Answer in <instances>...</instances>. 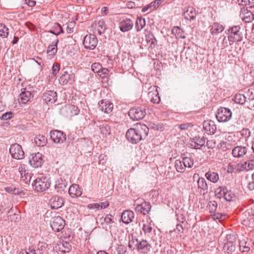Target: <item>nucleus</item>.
I'll return each instance as SVG.
<instances>
[{
	"mask_svg": "<svg viewBox=\"0 0 254 254\" xmlns=\"http://www.w3.org/2000/svg\"><path fill=\"white\" fill-rule=\"evenodd\" d=\"M157 86H154L153 89H155V92H153L152 91H149L148 92V96L150 98L151 101L155 104H158L160 102V97L159 96V93L157 91Z\"/></svg>",
	"mask_w": 254,
	"mask_h": 254,
	"instance_id": "7c9ffc66",
	"label": "nucleus"
},
{
	"mask_svg": "<svg viewBox=\"0 0 254 254\" xmlns=\"http://www.w3.org/2000/svg\"><path fill=\"white\" fill-rule=\"evenodd\" d=\"M88 208L90 209H100V206L99 203H92L89 204L88 205Z\"/></svg>",
	"mask_w": 254,
	"mask_h": 254,
	"instance_id": "0e129e2a",
	"label": "nucleus"
},
{
	"mask_svg": "<svg viewBox=\"0 0 254 254\" xmlns=\"http://www.w3.org/2000/svg\"><path fill=\"white\" fill-rule=\"evenodd\" d=\"M134 205H136L135 211L143 215L148 214L151 208L150 203L142 199H138L135 200Z\"/></svg>",
	"mask_w": 254,
	"mask_h": 254,
	"instance_id": "39448f33",
	"label": "nucleus"
},
{
	"mask_svg": "<svg viewBox=\"0 0 254 254\" xmlns=\"http://www.w3.org/2000/svg\"><path fill=\"white\" fill-rule=\"evenodd\" d=\"M9 152L14 159H21L24 158V152L21 145L17 143H14L10 146Z\"/></svg>",
	"mask_w": 254,
	"mask_h": 254,
	"instance_id": "9d476101",
	"label": "nucleus"
},
{
	"mask_svg": "<svg viewBox=\"0 0 254 254\" xmlns=\"http://www.w3.org/2000/svg\"><path fill=\"white\" fill-rule=\"evenodd\" d=\"M134 213L129 210L124 211L122 214L123 222L125 224H129L133 221L134 217Z\"/></svg>",
	"mask_w": 254,
	"mask_h": 254,
	"instance_id": "cd10ccee",
	"label": "nucleus"
},
{
	"mask_svg": "<svg viewBox=\"0 0 254 254\" xmlns=\"http://www.w3.org/2000/svg\"><path fill=\"white\" fill-rule=\"evenodd\" d=\"M218 147L223 151H225L231 149L232 146V144L230 142L222 141L218 144Z\"/></svg>",
	"mask_w": 254,
	"mask_h": 254,
	"instance_id": "ea45409f",
	"label": "nucleus"
},
{
	"mask_svg": "<svg viewBox=\"0 0 254 254\" xmlns=\"http://www.w3.org/2000/svg\"><path fill=\"white\" fill-rule=\"evenodd\" d=\"M233 100L237 104L243 105L246 102V97L243 94H237L234 97Z\"/></svg>",
	"mask_w": 254,
	"mask_h": 254,
	"instance_id": "4c0bfd02",
	"label": "nucleus"
},
{
	"mask_svg": "<svg viewBox=\"0 0 254 254\" xmlns=\"http://www.w3.org/2000/svg\"><path fill=\"white\" fill-rule=\"evenodd\" d=\"M216 143L214 140H208L206 142V146L209 148H213L215 147Z\"/></svg>",
	"mask_w": 254,
	"mask_h": 254,
	"instance_id": "052dcab7",
	"label": "nucleus"
},
{
	"mask_svg": "<svg viewBox=\"0 0 254 254\" xmlns=\"http://www.w3.org/2000/svg\"><path fill=\"white\" fill-rule=\"evenodd\" d=\"M19 172L21 176V180L27 184L30 181L31 176L30 174L26 172L22 167L19 168Z\"/></svg>",
	"mask_w": 254,
	"mask_h": 254,
	"instance_id": "f704fd0d",
	"label": "nucleus"
},
{
	"mask_svg": "<svg viewBox=\"0 0 254 254\" xmlns=\"http://www.w3.org/2000/svg\"><path fill=\"white\" fill-rule=\"evenodd\" d=\"M184 32L178 26H176V38H185Z\"/></svg>",
	"mask_w": 254,
	"mask_h": 254,
	"instance_id": "a18cd8bd",
	"label": "nucleus"
},
{
	"mask_svg": "<svg viewBox=\"0 0 254 254\" xmlns=\"http://www.w3.org/2000/svg\"><path fill=\"white\" fill-rule=\"evenodd\" d=\"M182 223H177L176 224V230H178L179 232L182 233L183 232V227L182 225Z\"/></svg>",
	"mask_w": 254,
	"mask_h": 254,
	"instance_id": "338daca9",
	"label": "nucleus"
},
{
	"mask_svg": "<svg viewBox=\"0 0 254 254\" xmlns=\"http://www.w3.org/2000/svg\"><path fill=\"white\" fill-rule=\"evenodd\" d=\"M67 185V182L65 180L59 178L55 182V190L58 193L62 194L64 192Z\"/></svg>",
	"mask_w": 254,
	"mask_h": 254,
	"instance_id": "4be33fe9",
	"label": "nucleus"
},
{
	"mask_svg": "<svg viewBox=\"0 0 254 254\" xmlns=\"http://www.w3.org/2000/svg\"><path fill=\"white\" fill-rule=\"evenodd\" d=\"M50 203L52 209H57L64 205V201L62 197L55 196L51 198Z\"/></svg>",
	"mask_w": 254,
	"mask_h": 254,
	"instance_id": "aec40b11",
	"label": "nucleus"
},
{
	"mask_svg": "<svg viewBox=\"0 0 254 254\" xmlns=\"http://www.w3.org/2000/svg\"><path fill=\"white\" fill-rule=\"evenodd\" d=\"M96 26L99 35H101L104 33L107 29L105 21L103 19L99 20L96 23Z\"/></svg>",
	"mask_w": 254,
	"mask_h": 254,
	"instance_id": "c9c22d12",
	"label": "nucleus"
},
{
	"mask_svg": "<svg viewBox=\"0 0 254 254\" xmlns=\"http://www.w3.org/2000/svg\"><path fill=\"white\" fill-rule=\"evenodd\" d=\"M29 162L34 168L41 166L43 162L42 154L37 153L31 154Z\"/></svg>",
	"mask_w": 254,
	"mask_h": 254,
	"instance_id": "2eb2a0df",
	"label": "nucleus"
},
{
	"mask_svg": "<svg viewBox=\"0 0 254 254\" xmlns=\"http://www.w3.org/2000/svg\"><path fill=\"white\" fill-rule=\"evenodd\" d=\"M59 42L58 39H56L47 48V53L49 59L53 58L57 52V45Z\"/></svg>",
	"mask_w": 254,
	"mask_h": 254,
	"instance_id": "a878e982",
	"label": "nucleus"
},
{
	"mask_svg": "<svg viewBox=\"0 0 254 254\" xmlns=\"http://www.w3.org/2000/svg\"><path fill=\"white\" fill-rule=\"evenodd\" d=\"M240 16L245 23L251 22L254 19V15L253 13L248 10L247 8L246 9L244 7L241 9Z\"/></svg>",
	"mask_w": 254,
	"mask_h": 254,
	"instance_id": "dca6fc26",
	"label": "nucleus"
},
{
	"mask_svg": "<svg viewBox=\"0 0 254 254\" xmlns=\"http://www.w3.org/2000/svg\"><path fill=\"white\" fill-rule=\"evenodd\" d=\"M157 44V41L152 33H148L145 35V40L144 41H142L141 45L140 46V48L143 49V46H147V45L149 44L148 47L149 51H151L156 46Z\"/></svg>",
	"mask_w": 254,
	"mask_h": 254,
	"instance_id": "f8f14e48",
	"label": "nucleus"
},
{
	"mask_svg": "<svg viewBox=\"0 0 254 254\" xmlns=\"http://www.w3.org/2000/svg\"><path fill=\"white\" fill-rule=\"evenodd\" d=\"M248 153V149L246 146L239 145L235 147L232 150V154L235 158H244Z\"/></svg>",
	"mask_w": 254,
	"mask_h": 254,
	"instance_id": "4468645a",
	"label": "nucleus"
},
{
	"mask_svg": "<svg viewBox=\"0 0 254 254\" xmlns=\"http://www.w3.org/2000/svg\"><path fill=\"white\" fill-rule=\"evenodd\" d=\"M50 136L52 140L56 143H63L66 138L65 133L59 130L51 131Z\"/></svg>",
	"mask_w": 254,
	"mask_h": 254,
	"instance_id": "ddd939ff",
	"label": "nucleus"
},
{
	"mask_svg": "<svg viewBox=\"0 0 254 254\" xmlns=\"http://www.w3.org/2000/svg\"><path fill=\"white\" fill-rule=\"evenodd\" d=\"M98 43V40L95 35L93 34L87 35L84 37L83 45L86 49L93 50Z\"/></svg>",
	"mask_w": 254,
	"mask_h": 254,
	"instance_id": "6e6552de",
	"label": "nucleus"
},
{
	"mask_svg": "<svg viewBox=\"0 0 254 254\" xmlns=\"http://www.w3.org/2000/svg\"><path fill=\"white\" fill-rule=\"evenodd\" d=\"M149 132V128L145 125H139L134 128H130L126 132L127 139L132 143H137L145 139Z\"/></svg>",
	"mask_w": 254,
	"mask_h": 254,
	"instance_id": "f257e3e1",
	"label": "nucleus"
},
{
	"mask_svg": "<svg viewBox=\"0 0 254 254\" xmlns=\"http://www.w3.org/2000/svg\"><path fill=\"white\" fill-rule=\"evenodd\" d=\"M148 7L149 8V12H151L157 8L154 1L148 4Z\"/></svg>",
	"mask_w": 254,
	"mask_h": 254,
	"instance_id": "e2e57ef3",
	"label": "nucleus"
},
{
	"mask_svg": "<svg viewBox=\"0 0 254 254\" xmlns=\"http://www.w3.org/2000/svg\"><path fill=\"white\" fill-rule=\"evenodd\" d=\"M187 54H188V55L189 54V53H188L187 51H184L181 52V58L182 60H183L184 59L187 60L188 59H189V60H190V57L187 56Z\"/></svg>",
	"mask_w": 254,
	"mask_h": 254,
	"instance_id": "680f3d73",
	"label": "nucleus"
},
{
	"mask_svg": "<svg viewBox=\"0 0 254 254\" xmlns=\"http://www.w3.org/2000/svg\"><path fill=\"white\" fill-rule=\"evenodd\" d=\"M224 197L227 201H230L232 200L233 197V195L231 191H228L227 190L226 191Z\"/></svg>",
	"mask_w": 254,
	"mask_h": 254,
	"instance_id": "4d7b16f0",
	"label": "nucleus"
},
{
	"mask_svg": "<svg viewBox=\"0 0 254 254\" xmlns=\"http://www.w3.org/2000/svg\"><path fill=\"white\" fill-rule=\"evenodd\" d=\"M133 26V22L130 19H126L119 23V28L123 32L130 30Z\"/></svg>",
	"mask_w": 254,
	"mask_h": 254,
	"instance_id": "412c9836",
	"label": "nucleus"
},
{
	"mask_svg": "<svg viewBox=\"0 0 254 254\" xmlns=\"http://www.w3.org/2000/svg\"><path fill=\"white\" fill-rule=\"evenodd\" d=\"M197 188L198 192L201 194H206L208 191V186L205 179L203 178H199L197 181Z\"/></svg>",
	"mask_w": 254,
	"mask_h": 254,
	"instance_id": "6ab92c4d",
	"label": "nucleus"
},
{
	"mask_svg": "<svg viewBox=\"0 0 254 254\" xmlns=\"http://www.w3.org/2000/svg\"><path fill=\"white\" fill-rule=\"evenodd\" d=\"M145 25V21L144 18L137 17L135 22V27L137 31H140Z\"/></svg>",
	"mask_w": 254,
	"mask_h": 254,
	"instance_id": "58836bf2",
	"label": "nucleus"
},
{
	"mask_svg": "<svg viewBox=\"0 0 254 254\" xmlns=\"http://www.w3.org/2000/svg\"><path fill=\"white\" fill-rule=\"evenodd\" d=\"M14 114L12 112H7L3 114L0 117L1 120H7L11 119L13 117Z\"/></svg>",
	"mask_w": 254,
	"mask_h": 254,
	"instance_id": "de8ad7c7",
	"label": "nucleus"
},
{
	"mask_svg": "<svg viewBox=\"0 0 254 254\" xmlns=\"http://www.w3.org/2000/svg\"><path fill=\"white\" fill-rule=\"evenodd\" d=\"M99 110L106 113L111 112L113 108V104L109 101L101 100L99 102Z\"/></svg>",
	"mask_w": 254,
	"mask_h": 254,
	"instance_id": "5701e85b",
	"label": "nucleus"
},
{
	"mask_svg": "<svg viewBox=\"0 0 254 254\" xmlns=\"http://www.w3.org/2000/svg\"><path fill=\"white\" fill-rule=\"evenodd\" d=\"M247 162V167L248 170H253L254 169V157H250L249 160H248Z\"/></svg>",
	"mask_w": 254,
	"mask_h": 254,
	"instance_id": "3c124183",
	"label": "nucleus"
},
{
	"mask_svg": "<svg viewBox=\"0 0 254 254\" xmlns=\"http://www.w3.org/2000/svg\"><path fill=\"white\" fill-rule=\"evenodd\" d=\"M65 226V221L61 216L53 217L51 220V226L52 229L57 232L62 230Z\"/></svg>",
	"mask_w": 254,
	"mask_h": 254,
	"instance_id": "9b49d317",
	"label": "nucleus"
},
{
	"mask_svg": "<svg viewBox=\"0 0 254 254\" xmlns=\"http://www.w3.org/2000/svg\"><path fill=\"white\" fill-rule=\"evenodd\" d=\"M183 15L186 19L191 21L195 18L196 12L193 7L189 6L184 10Z\"/></svg>",
	"mask_w": 254,
	"mask_h": 254,
	"instance_id": "c85d7f7f",
	"label": "nucleus"
},
{
	"mask_svg": "<svg viewBox=\"0 0 254 254\" xmlns=\"http://www.w3.org/2000/svg\"><path fill=\"white\" fill-rule=\"evenodd\" d=\"M33 189L37 192H42L47 190L51 186V181L46 177L38 178L32 184Z\"/></svg>",
	"mask_w": 254,
	"mask_h": 254,
	"instance_id": "f03ea898",
	"label": "nucleus"
},
{
	"mask_svg": "<svg viewBox=\"0 0 254 254\" xmlns=\"http://www.w3.org/2000/svg\"><path fill=\"white\" fill-rule=\"evenodd\" d=\"M241 134L246 138H249L251 134V131L248 128H243L241 131Z\"/></svg>",
	"mask_w": 254,
	"mask_h": 254,
	"instance_id": "5fc2aeb1",
	"label": "nucleus"
},
{
	"mask_svg": "<svg viewBox=\"0 0 254 254\" xmlns=\"http://www.w3.org/2000/svg\"><path fill=\"white\" fill-rule=\"evenodd\" d=\"M142 230L145 233H150L152 230V227L148 224H144Z\"/></svg>",
	"mask_w": 254,
	"mask_h": 254,
	"instance_id": "13d9d810",
	"label": "nucleus"
},
{
	"mask_svg": "<svg viewBox=\"0 0 254 254\" xmlns=\"http://www.w3.org/2000/svg\"><path fill=\"white\" fill-rule=\"evenodd\" d=\"M34 141L38 146H44L46 144L47 139L45 136L39 135L35 137Z\"/></svg>",
	"mask_w": 254,
	"mask_h": 254,
	"instance_id": "e433bc0d",
	"label": "nucleus"
},
{
	"mask_svg": "<svg viewBox=\"0 0 254 254\" xmlns=\"http://www.w3.org/2000/svg\"><path fill=\"white\" fill-rule=\"evenodd\" d=\"M227 190L226 187H219L216 190V193L217 195H218V197H221L224 196L226 191H227Z\"/></svg>",
	"mask_w": 254,
	"mask_h": 254,
	"instance_id": "603ef678",
	"label": "nucleus"
},
{
	"mask_svg": "<svg viewBox=\"0 0 254 254\" xmlns=\"http://www.w3.org/2000/svg\"><path fill=\"white\" fill-rule=\"evenodd\" d=\"M182 161L186 167L191 168L193 165V161L189 157L183 158Z\"/></svg>",
	"mask_w": 254,
	"mask_h": 254,
	"instance_id": "c03bdc74",
	"label": "nucleus"
},
{
	"mask_svg": "<svg viewBox=\"0 0 254 254\" xmlns=\"http://www.w3.org/2000/svg\"><path fill=\"white\" fill-rule=\"evenodd\" d=\"M130 118L134 121H139L144 118L146 114V109L142 107L131 108L128 112Z\"/></svg>",
	"mask_w": 254,
	"mask_h": 254,
	"instance_id": "20e7f679",
	"label": "nucleus"
},
{
	"mask_svg": "<svg viewBox=\"0 0 254 254\" xmlns=\"http://www.w3.org/2000/svg\"><path fill=\"white\" fill-rule=\"evenodd\" d=\"M248 2H250V0H238L237 3L238 4L242 6H247L248 5Z\"/></svg>",
	"mask_w": 254,
	"mask_h": 254,
	"instance_id": "774afa93",
	"label": "nucleus"
},
{
	"mask_svg": "<svg viewBox=\"0 0 254 254\" xmlns=\"http://www.w3.org/2000/svg\"><path fill=\"white\" fill-rule=\"evenodd\" d=\"M60 69V64L55 63L53 64L52 67V73L54 75H56Z\"/></svg>",
	"mask_w": 254,
	"mask_h": 254,
	"instance_id": "864d4df0",
	"label": "nucleus"
},
{
	"mask_svg": "<svg viewBox=\"0 0 254 254\" xmlns=\"http://www.w3.org/2000/svg\"><path fill=\"white\" fill-rule=\"evenodd\" d=\"M104 221L107 223H113L114 222L113 220V216L111 214L107 215L104 218Z\"/></svg>",
	"mask_w": 254,
	"mask_h": 254,
	"instance_id": "6e6d98bb",
	"label": "nucleus"
},
{
	"mask_svg": "<svg viewBox=\"0 0 254 254\" xmlns=\"http://www.w3.org/2000/svg\"><path fill=\"white\" fill-rule=\"evenodd\" d=\"M186 167L184 166V164L182 161L180 160H176V170L179 172H184L185 170Z\"/></svg>",
	"mask_w": 254,
	"mask_h": 254,
	"instance_id": "79ce46f5",
	"label": "nucleus"
},
{
	"mask_svg": "<svg viewBox=\"0 0 254 254\" xmlns=\"http://www.w3.org/2000/svg\"><path fill=\"white\" fill-rule=\"evenodd\" d=\"M73 23L71 22L68 24L66 27V31L68 33H71L73 32Z\"/></svg>",
	"mask_w": 254,
	"mask_h": 254,
	"instance_id": "69168bd1",
	"label": "nucleus"
},
{
	"mask_svg": "<svg viewBox=\"0 0 254 254\" xmlns=\"http://www.w3.org/2000/svg\"><path fill=\"white\" fill-rule=\"evenodd\" d=\"M208 206L210 209V212H213L216 210L217 207V202L215 200L210 201L208 204Z\"/></svg>",
	"mask_w": 254,
	"mask_h": 254,
	"instance_id": "49530a36",
	"label": "nucleus"
},
{
	"mask_svg": "<svg viewBox=\"0 0 254 254\" xmlns=\"http://www.w3.org/2000/svg\"><path fill=\"white\" fill-rule=\"evenodd\" d=\"M68 193L72 197H77L82 194V190L78 185L74 184L69 187Z\"/></svg>",
	"mask_w": 254,
	"mask_h": 254,
	"instance_id": "393cba45",
	"label": "nucleus"
},
{
	"mask_svg": "<svg viewBox=\"0 0 254 254\" xmlns=\"http://www.w3.org/2000/svg\"><path fill=\"white\" fill-rule=\"evenodd\" d=\"M191 124L184 123L178 125L177 128H176V136L178 135L177 138L180 139V142L179 143L183 144L184 143L187 134V131L190 127H191Z\"/></svg>",
	"mask_w": 254,
	"mask_h": 254,
	"instance_id": "423d86ee",
	"label": "nucleus"
},
{
	"mask_svg": "<svg viewBox=\"0 0 254 254\" xmlns=\"http://www.w3.org/2000/svg\"><path fill=\"white\" fill-rule=\"evenodd\" d=\"M241 27L239 25L233 26L230 27L228 30L229 34L228 36V41L230 45H232L233 43L236 42H240L243 39L242 32L240 31Z\"/></svg>",
	"mask_w": 254,
	"mask_h": 254,
	"instance_id": "7ed1b4c3",
	"label": "nucleus"
},
{
	"mask_svg": "<svg viewBox=\"0 0 254 254\" xmlns=\"http://www.w3.org/2000/svg\"><path fill=\"white\" fill-rule=\"evenodd\" d=\"M8 35V29L2 23H0V37H6Z\"/></svg>",
	"mask_w": 254,
	"mask_h": 254,
	"instance_id": "a19ab883",
	"label": "nucleus"
},
{
	"mask_svg": "<svg viewBox=\"0 0 254 254\" xmlns=\"http://www.w3.org/2000/svg\"><path fill=\"white\" fill-rule=\"evenodd\" d=\"M61 114L65 117H71L78 114L79 110L74 105H68L61 109Z\"/></svg>",
	"mask_w": 254,
	"mask_h": 254,
	"instance_id": "1a4fd4ad",
	"label": "nucleus"
},
{
	"mask_svg": "<svg viewBox=\"0 0 254 254\" xmlns=\"http://www.w3.org/2000/svg\"><path fill=\"white\" fill-rule=\"evenodd\" d=\"M205 143V140L203 137H194L193 138V140L189 144V147L195 149H200L201 147L204 145Z\"/></svg>",
	"mask_w": 254,
	"mask_h": 254,
	"instance_id": "b1692460",
	"label": "nucleus"
},
{
	"mask_svg": "<svg viewBox=\"0 0 254 254\" xmlns=\"http://www.w3.org/2000/svg\"><path fill=\"white\" fill-rule=\"evenodd\" d=\"M228 38L227 39L226 37H224L223 39V42L221 44V45L220 46V47L221 49H224L226 47H228L229 45H230V44H228ZM229 43H230L229 42Z\"/></svg>",
	"mask_w": 254,
	"mask_h": 254,
	"instance_id": "bf43d9fd",
	"label": "nucleus"
},
{
	"mask_svg": "<svg viewBox=\"0 0 254 254\" xmlns=\"http://www.w3.org/2000/svg\"><path fill=\"white\" fill-rule=\"evenodd\" d=\"M216 117L218 122H226L231 119L232 112L228 108L221 107L218 109Z\"/></svg>",
	"mask_w": 254,
	"mask_h": 254,
	"instance_id": "0eeeda50",
	"label": "nucleus"
},
{
	"mask_svg": "<svg viewBox=\"0 0 254 254\" xmlns=\"http://www.w3.org/2000/svg\"><path fill=\"white\" fill-rule=\"evenodd\" d=\"M212 127L211 128L210 123H205V128L207 131L209 130L210 133L214 134L215 131L216 127L214 126L213 122H212Z\"/></svg>",
	"mask_w": 254,
	"mask_h": 254,
	"instance_id": "09e8293b",
	"label": "nucleus"
},
{
	"mask_svg": "<svg viewBox=\"0 0 254 254\" xmlns=\"http://www.w3.org/2000/svg\"><path fill=\"white\" fill-rule=\"evenodd\" d=\"M100 130L102 134L106 136L111 133V129L110 126L107 125H103L100 127Z\"/></svg>",
	"mask_w": 254,
	"mask_h": 254,
	"instance_id": "37998d69",
	"label": "nucleus"
},
{
	"mask_svg": "<svg viewBox=\"0 0 254 254\" xmlns=\"http://www.w3.org/2000/svg\"><path fill=\"white\" fill-rule=\"evenodd\" d=\"M91 68L92 70L95 73H100L102 69V65L99 63H94L92 64Z\"/></svg>",
	"mask_w": 254,
	"mask_h": 254,
	"instance_id": "8fccbe9b",
	"label": "nucleus"
},
{
	"mask_svg": "<svg viewBox=\"0 0 254 254\" xmlns=\"http://www.w3.org/2000/svg\"><path fill=\"white\" fill-rule=\"evenodd\" d=\"M236 250V244L232 241H227L224 244L223 250L224 252L229 254H232Z\"/></svg>",
	"mask_w": 254,
	"mask_h": 254,
	"instance_id": "2f4dec72",
	"label": "nucleus"
},
{
	"mask_svg": "<svg viewBox=\"0 0 254 254\" xmlns=\"http://www.w3.org/2000/svg\"><path fill=\"white\" fill-rule=\"evenodd\" d=\"M74 75L72 73H69L67 71H65L62 73L59 79L60 83L64 85L68 83L71 84L74 81Z\"/></svg>",
	"mask_w": 254,
	"mask_h": 254,
	"instance_id": "a211bd4d",
	"label": "nucleus"
},
{
	"mask_svg": "<svg viewBox=\"0 0 254 254\" xmlns=\"http://www.w3.org/2000/svg\"><path fill=\"white\" fill-rule=\"evenodd\" d=\"M31 97L32 94L31 92L23 89V91L19 95L18 101L19 103L25 104L30 101Z\"/></svg>",
	"mask_w": 254,
	"mask_h": 254,
	"instance_id": "bb28decb",
	"label": "nucleus"
},
{
	"mask_svg": "<svg viewBox=\"0 0 254 254\" xmlns=\"http://www.w3.org/2000/svg\"><path fill=\"white\" fill-rule=\"evenodd\" d=\"M42 98L47 104H53L57 99V93L52 90L48 91L44 93Z\"/></svg>",
	"mask_w": 254,
	"mask_h": 254,
	"instance_id": "f3484780",
	"label": "nucleus"
},
{
	"mask_svg": "<svg viewBox=\"0 0 254 254\" xmlns=\"http://www.w3.org/2000/svg\"><path fill=\"white\" fill-rule=\"evenodd\" d=\"M136 241L137 244L136 246H137L138 250L141 251L142 253H146L150 251L151 247L150 245L146 240H142L140 242H138L137 240H136Z\"/></svg>",
	"mask_w": 254,
	"mask_h": 254,
	"instance_id": "c756f323",
	"label": "nucleus"
},
{
	"mask_svg": "<svg viewBox=\"0 0 254 254\" xmlns=\"http://www.w3.org/2000/svg\"><path fill=\"white\" fill-rule=\"evenodd\" d=\"M224 30V27L218 23H214L211 26L210 29V33L212 35H217L219 33H221Z\"/></svg>",
	"mask_w": 254,
	"mask_h": 254,
	"instance_id": "473e14b6",
	"label": "nucleus"
},
{
	"mask_svg": "<svg viewBox=\"0 0 254 254\" xmlns=\"http://www.w3.org/2000/svg\"><path fill=\"white\" fill-rule=\"evenodd\" d=\"M207 180L213 183H217L219 179L218 173L212 171H208L205 174Z\"/></svg>",
	"mask_w": 254,
	"mask_h": 254,
	"instance_id": "72a5a7b5",
	"label": "nucleus"
}]
</instances>
